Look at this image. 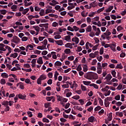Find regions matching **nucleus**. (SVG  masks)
I'll return each mask as SVG.
<instances>
[{"instance_id":"12","label":"nucleus","mask_w":126,"mask_h":126,"mask_svg":"<svg viewBox=\"0 0 126 126\" xmlns=\"http://www.w3.org/2000/svg\"><path fill=\"white\" fill-rule=\"evenodd\" d=\"M42 57H39L38 58V59L37 61V63H38V64H43V60H42Z\"/></svg>"},{"instance_id":"29","label":"nucleus","mask_w":126,"mask_h":126,"mask_svg":"<svg viewBox=\"0 0 126 126\" xmlns=\"http://www.w3.org/2000/svg\"><path fill=\"white\" fill-rule=\"evenodd\" d=\"M25 83H27V84H32V83L31 81H30V79L29 78H27L25 80Z\"/></svg>"},{"instance_id":"41","label":"nucleus","mask_w":126,"mask_h":126,"mask_svg":"<svg viewBox=\"0 0 126 126\" xmlns=\"http://www.w3.org/2000/svg\"><path fill=\"white\" fill-rule=\"evenodd\" d=\"M19 88L22 90L24 89V85L23 84V83L20 82Z\"/></svg>"},{"instance_id":"25","label":"nucleus","mask_w":126,"mask_h":126,"mask_svg":"<svg viewBox=\"0 0 126 126\" xmlns=\"http://www.w3.org/2000/svg\"><path fill=\"white\" fill-rule=\"evenodd\" d=\"M104 105L106 107V108H107V107H109V105H110V102L107 101L106 99H104Z\"/></svg>"},{"instance_id":"59","label":"nucleus","mask_w":126,"mask_h":126,"mask_svg":"<svg viewBox=\"0 0 126 126\" xmlns=\"http://www.w3.org/2000/svg\"><path fill=\"white\" fill-rule=\"evenodd\" d=\"M121 99V96L120 95H117L115 97V99L119 101Z\"/></svg>"},{"instance_id":"62","label":"nucleus","mask_w":126,"mask_h":126,"mask_svg":"<svg viewBox=\"0 0 126 126\" xmlns=\"http://www.w3.org/2000/svg\"><path fill=\"white\" fill-rule=\"evenodd\" d=\"M99 110H101V106H97V107H96L94 108V111H99Z\"/></svg>"},{"instance_id":"42","label":"nucleus","mask_w":126,"mask_h":126,"mask_svg":"<svg viewBox=\"0 0 126 126\" xmlns=\"http://www.w3.org/2000/svg\"><path fill=\"white\" fill-rule=\"evenodd\" d=\"M67 30L68 31H71V32H73V31H74V30L73 29V28H72L70 26H68L67 28Z\"/></svg>"},{"instance_id":"47","label":"nucleus","mask_w":126,"mask_h":126,"mask_svg":"<svg viewBox=\"0 0 126 126\" xmlns=\"http://www.w3.org/2000/svg\"><path fill=\"white\" fill-rule=\"evenodd\" d=\"M98 100H99V103L100 106H103V100H102V99H101V98L100 97H98Z\"/></svg>"},{"instance_id":"34","label":"nucleus","mask_w":126,"mask_h":126,"mask_svg":"<svg viewBox=\"0 0 126 126\" xmlns=\"http://www.w3.org/2000/svg\"><path fill=\"white\" fill-rule=\"evenodd\" d=\"M45 10L44 9H41L39 12V15L40 16H44L45 15Z\"/></svg>"},{"instance_id":"24","label":"nucleus","mask_w":126,"mask_h":126,"mask_svg":"<svg viewBox=\"0 0 126 126\" xmlns=\"http://www.w3.org/2000/svg\"><path fill=\"white\" fill-rule=\"evenodd\" d=\"M109 86H106V87L104 88H102L101 89V91H102L103 92H105V91L107 92L109 90Z\"/></svg>"},{"instance_id":"36","label":"nucleus","mask_w":126,"mask_h":126,"mask_svg":"<svg viewBox=\"0 0 126 126\" xmlns=\"http://www.w3.org/2000/svg\"><path fill=\"white\" fill-rule=\"evenodd\" d=\"M29 11V8H26L24 10V11L22 12V13L24 14V15H25L27 12Z\"/></svg>"},{"instance_id":"21","label":"nucleus","mask_w":126,"mask_h":126,"mask_svg":"<svg viewBox=\"0 0 126 126\" xmlns=\"http://www.w3.org/2000/svg\"><path fill=\"white\" fill-rule=\"evenodd\" d=\"M86 32H91L92 31V27H91V25H89L87 28H86Z\"/></svg>"},{"instance_id":"46","label":"nucleus","mask_w":126,"mask_h":126,"mask_svg":"<svg viewBox=\"0 0 126 126\" xmlns=\"http://www.w3.org/2000/svg\"><path fill=\"white\" fill-rule=\"evenodd\" d=\"M97 69H102V65H101V63H97Z\"/></svg>"},{"instance_id":"17","label":"nucleus","mask_w":126,"mask_h":126,"mask_svg":"<svg viewBox=\"0 0 126 126\" xmlns=\"http://www.w3.org/2000/svg\"><path fill=\"white\" fill-rule=\"evenodd\" d=\"M73 108L76 109V110H78V111H80L81 112L83 110V109L81 108V106H74L73 107Z\"/></svg>"},{"instance_id":"23","label":"nucleus","mask_w":126,"mask_h":126,"mask_svg":"<svg viewBox=\"0 0 126 126\" xmlns=\"http://www.w3.org/2000/svg\"><path fill=\"white\" fill-rule=\"evenodd\" d=\"M1 104L3 106H4V107H7V106H8V101H3L2 102H1Z\"/></svg>"},{"instance_id":"55","label":"nucleus","mask_w":126,"mask_h":126,"mask_svg":"<svg viewBox=\"0 0 126 126\" xmlns=\"http://www.w3.org/2000/svg\"><path fill=\"white\" fill-rule=\"evenodd\" d=\"M27 40H28V37L26 36H24L22 38V41H23V42H25L27 41Z\"/></svg>"},{"instance_id":"27","label":"nucleus","mask_w":126,"mask_h":126,"mask_svg":"<svg viewBox=\"0 0 126 126\" xmlns=\"http://www.w3.org/2000/svg\"><path fill=\"white\" fill-rule=\"evenodd\" d=\"M0 12L1 14H3V15H5V14H6V12H7V11L5 9H2V10H0Z\"/></svg>"},{"instance_id":"9","label":"nucleus","mask_w":126,"mask_h":126,"mask_svg":"<svg viewBox=\"0 0 126 126\" xmlns=\"http://www.w3.org/2000/svg\"><path fill=\"white\" fill-rule=\"evenodd\" d=\"M95 120L96 119L94 116H91L88 118V121L90 123H93Z\"/></svg>"},{"instance_id":"50","label":"nucleus","mask_w":126,"mask_h":126,"mask_svg":"<svg viewBox=\"0 0 126 126\" xmlns=\"http://www.w3.org/2000/svg\"><path fill=\"white\" fill-rule=\"evenodd\" d=\"M1 84L3 85L5 84L6 83V82H5V79H1L0 81Z\"/></svg>"},{"instance_id":"11","label":"nucleus","mask_w":126,"mask_h":126,"mask_svg":"<svg viewBox=\"0 0 126 126\" xmlns=\"http://www.w3.org/2000/svg\"><path fill=\"white\" fill-rule=\"evenodd\" d=\"M55 10H52V9H47L45 10V13L46 14H48V13H54L55 12Z\"/></svg>"},{"instance_id":"5","label":"nucleus","mask_w":126,"mask_h":126,"mask_svg":"<svg viewBox=\"0 0 126 126\" xmlns=\"http://www.w3.org/2000/svg\"><path fill=\"white\" fill-rule=\"evenodd\" d=\"M110 48L113 52H116V44L114 43L110 44Z\"/></svg>"},{"instance_id":"52","label":"nucleus","mask_w":126,"mask_h":126,"mask_svg":"<svg viewBox=\"0 0 126 126\" xmlns=\"http://www.w3.org/2000/svg\"><path fill=\"white\" fill-rule=\"evenodd\" d=\"M61 38H62V36H61L60 34L56 35L54 36V39H56V40L57 39H61Z\"/></svg>"},{"instance_id":"14","label":"nucleus","mask_w":126,"mask_h":126,"mask_svg":"<svg viewBox=\"0 0 126 126\" xmlns=\"http://www.w3.org/2000/svg\"><path fill=\"white\" fill-rule=\"evenodd\" d=\"M112 75L110 74H108L107 76L105 77V79L107 80V81H110L111 79H112Z\"/></svg>"},{"instance_id":"26","label":"nucleus","mask_w":126,"mask_h":126,"mask_svg":"<svg viewBox=\"0 0 126 126\" xmlns=\"http://www.w3.org/2000/svg\"><path fill=\"white\" fill-rule=\"evenodd\" d=\"M11 9H12V11H16L15 9H17V5H13L12 6H11Z\"/></svg>"},{"instance_id":"38","label":"nucleus","mask_w":126,"mask_h":126,"mask_svg":"<svg viewBox=\"0 0 126 126\" xmlns=\"http://www.w3.org/2000/svg\"><path fill=\"white\" fill-rule=\"evenodd\" d=\"M42 122L43 123H50V120H49V119L46 118H44L42 119Z\"/></svg>"},{"instance_id":"13","label":"nucleus","mask_w":126,"mask_h":126,"mask_svg":"<svg viewBox=\"0 0 126 126\" xmlns=\"http://www.w3.org/2000/svg\"><path fill=\"white\" fill-rule=\"evenodd\" d=\"M65 48H69L70 49H71L73 48L72 44L70 43H67L65 45Z\"/></svg>"},{"instance_id":"15","label":"nucleus","mask_w":126,"mask_h":126,"mask_svg":"<svg viewBox=\"0 0 126 126\" xmlns=\"http://www.w3.org/2000/svg\"><path fill=\"white\" fill-rule=\"evenodd\" d=\"M114 8L113 6H110L109 7L105 10V12H110V11Z\"/></svg>"},{"instance_id":"51","label":"nucleus","mask_w":126,"mask_h":126,"mask_svg":"<svg viewBox=\"0 0 126 126\" xmlns=\"http://www.w3.org/2000/svg\"><path fill=\"white\" fill-rule=\"evenodd\" d=\"M104 35L105 36H110L111 35V32H108V31H106V32L103 33Z\"/></svg>"},{"instance_id":"33","label":"nucleus","mask_w":126,"mask_h":126,"mask_svg":"<svg viewBox=\"0 0 126 126\" xmlns=\"http://www.w3.org/2000/svg\"><path fill=\"white\" fill-rule=\"evenodd\" d=\"M59 75V73L58 71H56L54 74V80H57L58 79V76Z\"/></svg>"},{"instance_id":"31","label":"nucleus","mask_w":126,"mask_h":126,"mask_svg":"<svg viewBox=\"0 0 126 126\" xmlns=\"http://www.w3.org/2000/svg\"><path fill=\"white\" fill-rule=\"evenodd\" d=\"M51 102H47L44 103V107L45 108H49V107L51 106Z\"/></svg>"},{"instance_id":"2","label":"nucleus","mask_w":126,"mask_h":126,"mask_svg":"<svg viewBox=\"0 0 126 126\" xmlns=\"http://www.w3.org/2000/svg\"><path fill=\"white\" fill-rule=\"evenodd\" d=\"M13 38L15 40L14 41V43H15V44H17L18 43H20V38H18V37H17L16 35H14L13 37Z\"/></svg>"},{"instance_id":"61","label":"nucleus","mask_w":126,"mask_h":126,"mask_svg":"<svg viewBox=\"0 0 126 126\" xmlns=\"http://www.w3.org/2000/svg\"><path fill=\"white\" fill-rule=\"evenodd\" d=\"M35 54H37V55H40L41 54V51H39L38 50H35L33 51Z\"/></svg>"},{"instance_id":"53","label":"nucleus","mask_w":126,"mask_h":126,"mask_svg":"<svg viewBox=\"0 0 126 126\" xmlns=\"http://www.w3.org/2000/svg\"><path fill=\"white\" fill-rule=\"evenodd\" d=\"M98 46H99V44H96V45L93 46V51H96V50H97V49H98Z\"/></svg>"},{"instance_id":"7","label":"nucleus","mask_w":126,"mask_h":126,"mask_svg":"<svg viewBox=\"0 0 126 126\" xmlns=\"http://www.w3.org/2000/svg\"><path fill=\"white\" fill-rule=\"evenodd\" d=\"M55 43H56V44L59 46H63V42L62 40H56L55 41Z\"/></svg>"},{"instance_id":"6","label":"nucleus","mask_w":126,"mask_h":126,"mask_svg":"<svg viewBox=\"0 0 126 126\" xmlns=\"http://www.w3.org/2000/svg\"><path fill=\"white\" fill-rule=\"evenodd\" d=\"M64 40L67 41V42H70L71 40V37L70 35H66L64 37Z\"/></svg>"},{"instance_id":"4","label":"nucleus","mask_w":126,"mask_h":126,"mask_svg":"<svg viewBox=\"0 0 126 126\" xmlns=\"http://www.w3.org/2000/svg\"><path fill=\"white\" fill-rule=\"evenodd\" d=\"M26 95L24 94L23 95L21 94H18V98L19 99H22V100H26V99H25V98H26Z\"/></svg>"},{"instance_id":"28","label":"nucleus","mask_w":126,"mask_h":126,"mask_svg":"<svg viewBox=\"0 0 126 126\" xmlns=\"http://www.w3.org/2000/svg\"><path fill=\"white\" fill-rule=\"evenodd\" d=\"M83 83L84 84V85H90V84H91V81H83Z\"/></svg>"},{"instance_id":"1","label":"nucleus","mask_w":126,"mask_h":126,"mask_svg":"<svg viewBox=\"0 0 126 126\" xmlns=\"http://www.w3.org/2000/svg\"><path fill=\"white\" fill-rule=\"evenodd\" d=\"M84 78L89 80H92V72L87 73L86 74L84 75Z\"/></svg>"},{"instance_id":"37","label":"nucleus","mask_w":126,"mask_h":126,"mask_svg":"<svg viewBox=\"0 0 126 126\" xmlns=\"http://www.w3.org/2000/svg\"><path fill=\"white\" fill-rule=\"evenodd\" d=\"M64 52L65 54L68 55V54H70V49L67 48L64 51Z\"/></svg>"},{"instance_id":"49","label":"nucleus","mask_w":126,"mask_h":126,"mask_svg":"<svg viewBox=\"0 0 126 126\" xmlns=\"http://www.w3.org/2000/svg\"><path fill=\"white\" fill-rule=\"evenodd\" d=\"M48 41L49 42H50L51 43H54V42H56V40H54V38H48Z\"/></svg>"},{"instance_id":"22","label":"nucleus","mask_w":126,"mask_h":126,"mask_svg":"<svg viewBox=\"0 0 126 126\" xmlns=\"http://www.w3.org/2000/svg\"><path fill=\"white\" fill-rule=\"evenodd\" d=\"M52 99H55V96H47L46 97V99L48 102H50V101H51Z\"/></svg>"},{"instance_id":"56","label":"nucleus","mask_w":126,"mask_h":126,"mask_svg":"<svg viewBox=\"0 0 126 126\" xmlns=\"http://www.w3.org/2000/svg\"><path fill=\"white\" fill-rule=\"evenodd\" d=\"M104 9H105V7H103L101 8H99L97 11V13H100V12H101V11H103V10H104Z\"/></svg>"},{"instance_id":"54","label":"nucleus","mask_w":126,"mask_h":126,"mask_svg":"<svg viewBox=\"0 0 126 126\" xmlns=\"http://www.w3.org/2000/svg\"><path fill=\"white\" fill-rule=\"evenodd\" d=\"M97 63V60L94 59L93 60L92 63V65H96V64Z\"/></svg>"},{"instance_id":"18","label":"nucleus","mask_w":126,"mask_h":126,"mask_svg":"<svg viewBox=\"0 0 126 126\" xmlns=\"http://www.w3.org/2000/svg\"><path fill=\"white\" fill-rule=\"evenodd\" d=\"M83 71H84V72H86V71H87V70H88V67L87 65L86 64H83Z\"/></svg>"},{"instance_id":"19","label":"nucleus","mask_w":126,"mask_h":126,"mask_svg":"<svg viewBox=\"0 0 126 126\" xmlns=\"http://www.w3.org/2000/svg\"><path fill=\"white\" fill-rule=\"evenodd\" d=\"M32 28L35 29V31H36V32H40V28L38 26H34L32 27Z\"/></svg>"},{"instance_id":"58","label":"nucleus","mask_w":126,"mask_h":126,"mask_svg":"<svg viewBox=\"0 0 126 126\" xmlns=\"http://www.w3.org/2000/svg\"><path fill=\"white\" fill-rule=\"evenodd\" d=\"M117 72H116V71L115 70H113L111 72V74L113 75V77H116L117 78V77H116V74Z\"/></svg>"},{"instance_id":"40","label":"nucleus","mask_w":126,"mask_h":126,"mask_svg":"<svg viewBox=\"0 0 126 126\" xmlns=\"http://www.w3.org/2000/svg\"><path fill=\"white\" fill-rule=\"evenodd\" d=\"M123 29H124V28H123L122 26H119L117 28V30L118 32L122 31V30H123Z\"/></svg>"},{"instance_id":"35","label":"nucleus","mask_w":126,"mask_h":126,"mask_svg":"<svg viewBox=\"0 0 126 126\" xmlns=\"http://www.w3.org/2000/svg\"><path fill=\"white\" fill-rule=\"evenodd\" d=\"M72 98L74 99V100H78V99H80V96L78 95H76L72 97Z\"/></svg>"},{"instance_id":"57","label":"nucleus","mask_w":126,"mask_h":126,"mask_svg":"<svg viewBox=\"0 0 126 126\" xmlns=\"http://www.w3.org/2000/svg\"><path fill=\"white\" fill-rule=\"evenodd\" d=\"M67 59H68V61H73V60H74V57H73V56L68 57Z\"/></svg>"},{"instance_id":"44","label":"nucleus","mask_w":126,"mask_h":126,"mask_svg":"<svg viewBox=\"0 0 126 126\" xmlns=\"http://www.w3.org/2000/svg\"><path fill=\"white\" fill-rule=\"evenodd\" d=\"M76 70H77V71H81V70H82V68L81 67V64H79V65L77 67Z\"/></svg>"},{"instance_id":"8","label":"nucleus","mask_w":126,"mask_h":126,"mask_svg":"<svg viewBox=\"0 0 126 126\" xmlns=\"http://www.w3.org/2000/svg\"><path fill=\"white\" fill-rule=\"evenodd\" d=\"M1 77H2V78H8V74L5 73V72H4V73H2L1 74Z\"/></svg>"},{"instance_id":"16","label":"nucleus","mask_w":126,"mask_h":126,"mask_svg":"<svg viewBox=\"0 0 126 126\" xmlns=\"http://www.w3.org/2000/svg\"><path fill=\"white\" fill-rule=\"evenodd\" d=\"M18 56V54L17 53H14L13 54H11L10 56V58H13L14 59H15V58H17V56Z\"/></svg>"},{"instance_id":"30","label":"nucleus","mask_w":126,"mask_h":126,"mask_svg":"<svg viewBox=\"0 0 126 126\" xmlns=\"http://www.w3.org/2000/svg\"><path fill=\"white\" fill-rule=\"evenodd\" d=\"M115 68H120V69H123V65H122V63L117 64Z\"/></svg>"},{"instance_id":"64","label":"nucleus","mask_w":126,"mask_h":126,"mask_svg":"<svg viewBox=\"0 0 126 126\" xmlns=\"http://www.w3.org/2000/svg\"><path fill=\"white\" fill-rule=\"evenodd\" d=\"M126 57V53L125 52H122L120 54V58H125Z\"/></svg>"},{"instance_id":"63","label":"nucleus","mask_w":126,"mask_h":126,"mask_svg":"<svg viewBox=\"0 0 126 126\" xmlns=\"http://www.w3.org/2000/svg\"><path fill=\"white\" fill-rule=\"evenodd\" d=\"M97 60L98 61V62H101L103 60V57L102 56H99L97 57Z\"/></svg>"},{"instance_id":"3","label":"nucleus","mask_w":126,"mask_h":126,"mask_svg":"<svg viewBox=\"0 0 126 126\" xmlns=\"http://www.w3.org/2000/svg\"><path fill=\"white\" fill-rule=\"evenodd\" d=\"M98 78V74L96 73L92 72V79H97Z\"/></svg>"},{"instance_id":"60","label":"nucleus","mask_w":126,"mask_h":126,"mask_svg":"<svg viewBox=\"0 0 126 126\" xmlns=\"http://www.w3.org/2000/svg\"><path fill=\"white\" fill-rule=\"evenodd\" d=\"M104 114V109H101L100 111L98 112V115L99 116H102Z\"/></svg>"},{"instance_id":"43","label":"nucleus","mask_w":126,"mask_h":126,"mask_svg":"<svg viewBox=\"0 0 126 126\" xmlns=\"http://www.w3.org/2000/svg\"><path fill=\"white\" fill-rule=\"evenodd\" d=\"M73 29L74 30V31H75V32H77V31L79 30V28L76 27V26H74L73 27Z\"/></svg>"},{"instance_id":"32","label":"nucleus","mask_w":126,"mask_h":126,"mask_svg":"<svg viewBox=\"0 0 126 126\" xmlns=\"http://www.w3.org/2000/svg\"><path fill=\"white\" fill-rule=\"evenodd\" d=\"M116 116H119L121 118L124 116V114H123V112H117L116 113Z\"/></svg>"},{"instance_id":"48","label":"nucleus","mask_w":126,"mask_h":126,"mask_svg":"<svg viewBox=\"0 0 126 126\" xmlns=\"http://www.w3.org/2000/svg\"><path fill=\"white\" fill-rule=\"evenodd\" d=\"M81 88L82 91H86V87H85V86H83V85H81Z\"/></svg>"},{"instance_id":"45","label":"nucleus","mask_w":126,"mask_h":126,"mask_svg":"<svg viewBox=\"0 0 126 126\" xmlns=\"http://www.w3.org/2000/svg\"><path fill=\"white\" fill-rule=\"evenodd\" d=\"M57 97V100L58 101H62L63 100V97L61 96V95H56Z\"/></svg>"},{"instance_id":"10","label":"nucleus","mask_w":126,"mask_h":126,"mask_svg":"<svg viewBox=\"0 0 126 126\" xmlns=\"http://www.w3.org/2000/svg\"><path fill=\"white\" fill-rule=\"evenodd\" d=\"M62 66V63L60 61H57L55 63H54V66L55 67H58L57 66Z\"/></svg>"},{"instance_id":"20","label":"nucleus","mask_w":126,"mask_h":126,"mask_svg":"<svg viewBox=\"0 0 126 126\" xmlns=\"http://www.w3.org/2000/svg\"><path fill=\"white\" fill-rule=\"evenodd\" d=\"M39 78L41 79V80H45V79H47V76L46 75H41L39 77Z\"/></svg>"},{"instance_id":"39","label":"nucleus","mask_w":126,"mask_h":126,"mask_svg":"<svg viewBox=\"0 0 126 126\" xmlns=\"http://www.w3.org/2000/svg\"><path fill=\"white\" fill-rule=\"evenodd\" d=\"M89 57L92 58V59H94V58H96V56L95 55V53H92L89 54Z\"/></svg>"}]
</instances>
